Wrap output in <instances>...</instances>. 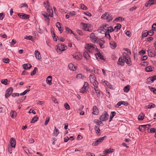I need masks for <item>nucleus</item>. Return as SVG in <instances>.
Returning <instances> with one entry per match:
<instances>
[{
    "label": "nucleus",
    "mask_w": 156,
    "mask_h": 156,
    "mask_svg": "<svg viewBox=\"0 0 156 156\" xmlns=\"http://www.w3.org/2000/svg\"><path fill=\"white\" fill-rule=\"evenodd\" d=\"M98 31L101 34H104L105 33L108 32H112L114 31V29L112 27L109 26L108 25L104 24L98 29Z\"/></svg>",
    "instance_id": "obj_1"
},
{
    "label": "nucleus",
    "mask_w": 156,
    "mask_h": 156,
    "mask_svg": "<svg viewBox=\"0 0 156 156\" xmlns=\"http://www.w3.org/2000/svg\"><path fill=\"white\" fill-rule=\"evenodd\" d=\"M101 18L104 19H106L108 22L111 21L113 19L112 15L109 12H106L104 14Z\"/></svg>",
    "instance_id": "obj_2"
},
{
    "label": "nucleus",
    "mask_w": 156,
    "mask_h": 156,
    "mask_svg": "<svg viewBox=\"0 0 156 156\" xmlns=\"http://www.w3.org/2000/svg\"><path fill=\"white\" fill-rule=\"evenodd\" d=\"M123 59L124 61L129 65L130 66L131 64V62L130 57L126 53L123 54Z\"/></svg>",
    "instance_id": "obj_3"
},
{
    "label": "nucleus",
    "mask_w": 156,
    "mask_h": 156,
    "mask_svg": "<svg viewBox=\"0 0 156 156\" xmlns=\"http://www.w3.org/2000/svg\"><path fill=\"white\" fill-rule=\"evenodd\" d=\"M66 49L67 47L66 46H65L62 44H59L58 45L56 51L58 53H60V52H62L65 50Z\"/></svg>",
    "instance_id": "obj_4"
},
{
    "label": "nucleus",
    "mask_w": 156,
    "mask_h": 156,
    "mask_svg": "<svg viewBox=\"0 0 156 156\" xmlns=\"http://www.w3.org/2000/svg\"><path fill=\"white\" fill-rule=\"evenodd\" d=\"M85 48L89 52L92 54V51L95 48V46L91 44H88L87 45Z\"/></svg>",
    "instance_id": "obj_5"
},
{
    "label": "nucleus",
    "mask_w": 156,
    "mask_h": 156,
    "mask_svg": "<svg viewBox=\"0 0 156 156\" xmlns=\"http://www.w3.org/2000/svg\"><path fill=\"white\" fill-rule=\"evenodd\" d=\"M109 115L107 112H105L100 117V119L102 121H105L108 118Z\"/></svg>",
    "instance_id": "obj_6"
},
{
    "label": "nucleus",
    "mask_w": 156,
    "mask_h": 156,
    "mask_svg": "<svg viewBox=\"0 0 156 156\" xmlns=\"http://www.w3.org/2000/svg\"><path fill=\"white\" fill-rule=\"evenodd\" d=\"M13 90V88L12 87H9L5 91V97L6 98L9 97L12 93Z\"/></svg>",
    "instance_id": "obj_7"
},
{
    "label": "nucleus",
    "mask_w": 156,
    "mask_h": 156,
    "mask_svg": "<svg viewBox=\"0 0 156 156\" xmlns=\"http://www.w3.org/2000/svg\"><path fill=\"white\" fill-rule=\"evenodd\" d=\"M105 137H106V136H104L101 138H99L96 141L94 142L92 144V145L93 146H96L98 145L104 139V138Z\"/></svg>",
    "instance_id": "obj_8"
},
{
    "label": "nucleus",
    "mask_w": 156,
    "mask_h": 156,
    "mask_svg": "<svg viewBox=\"0 0 156 156\" xmlns=\"http://www.w3.org/2000/svg\"><path fill=\"white\" fill-rule=\"evenodd\" d=\"M148 55L151 57H154L156 56V53L155 51L152 50L151 49L148 48L147 50Z\"/></svg>",
    "instance_id": "obj_9"
},
{
    "label": "nucleus",
    "mask_w": 156,
    "mask_h": 156,
    "mask_svg": "<svg viewBox=\"0 0 156 156\" xmlns=\"http://www.w3.org/2000/svg\"><path fill=\"white\" fill-rule=\"evenodd\" d=\"M96 78L94 76V75H90V79L91 82L92 81L94 82L93 85L94 86V88H96V89L97 88V84L95 83L97 82L96 80H95Z\"/></svg>",
    "instance_id": "obj_10"
},
{
    "label": "nucleus",
    "mask_w": 156,
    "mask_h": 156,
    "mask_svg": "<svg viewBox=\"0 0 156 156\" xmlns=\"http://www.w3.org/2000/svg\"><path fill=\"white\" fill-rule=\"evenodd\" d=\"M90 54L91 53L89 52L88 51H86L83 52V56L87 60H89L90 58Z\"/></svg>",
    "instance_id": "obj_11"
},
{
    "label": "nucleus",
    "mask_w": 156,
    "mask_h": 156,
    "mask_svg": "<svg viewBox=\"0 0 156 156\" xmlns=\"http://www.w3.org/2000/svg\"><path fill=\"white\" fill-rule=\"evenodd\" d=\"M91 41L92 42L95 43L97 40V37L95 36V34L93 33H92L90 35Z\"/></svg>",
    "instance_id": "obj_12"
},
{
    "label": "nucleus",
    "mask_w": 156,
    "mask_h": 156,
    "mask_svg": "<svg viewBox=\"0 0 156 156\" xmlns=\"http://www.w3.org/2000/svg\"><path fill=\"white\" fill-rule=\"evenodd\" d=\"M18 16L21 18L23 19H27L29 18V15L23 13H19Z\"/></svg>",
    "instance_id": "obj_13"
},
{
    "label": "nucleus",
    "mask_w": 156,
    "mask_h": 156,
    "mask_svg": "<svg viewBox=\"0 0 156 156\" xmlns=\"http://www.w3.org/2000/svg\"><path fill=\"white\" fill-rule=\"evenodd\" d=\"M88 84L87 83H85L83 87L81 88L80 92L82 93L85 92L86 90V89L88 87Z\"/></svg>",
    "instance_id": "obj_14"
},
{
    "label": "nucleus",
    "mask_w": 156,
    "mask_h": 156,
    "mask_svg": "<svg viewBox=\"0 0 156 156\" xmlns=\"http://www.w3.org/2000/svg\"><path fill=\"white\" fill-rule=\"evenodd\" d=\"M154 0H149L147 1L145 4V6L146 7L151 6L154 4Z\"/></svg>",
    "instance_id": "obj_15"
},
{
    "label": "nucleus",
    "mask_w": 156,
    "mask_h": 156,
    "mask_svg": "<svg viewBox=\"0 0 156 156\" xmlns=\"http://www.w3.org/2000/svg\"><path fill=\"white\" fill-rule=\"evenodd\" d=\"M97 59H101L104 60L103 56L100 52H98L95 54Z\"/></svg>",
    "instance_id": "obj_16"
},
{
    "label": "nucleus",
    "mask_w": 156,
    "mask_h": 156,
    "mask_svg": "<svg viewBox=\"0 0 156 156\" xmlns=\"http://www.w3.org/2000/svg\"><path fill=\"white\" fill-rule=\"evenodd\" d=\"M10 144L11 147L15 148L16 145L15 140L13 138H12L10 139Z\"/></svg>",
    "instance_id": "obj_17"
},
{
    "label": "nucleus",
    "mask_w": 156,
    "mask_h": 156,
    "mask_svg": "<svg viewBox=\"0 0 156 156\" xmlns=\"http://www.w3.org/2000/svg\"><path fill=\"white\" fill-rule=\"evenodd\" d=\"M35 55L36 58L39 60L41 59V56L39 52L37 50H36L35 52Z\"/></svg>",
    "instance_id": "obj_18"
},
{
    "label": "nucleus",
    "mask_w": 156,
    "mask_h": 156,
    "mask_svg": "<svg viewBox=\"0 0 156 156\" xmlns=\"http://www.w3.org/2000/svg\"><path fill=\"white\" fill-rule=\"evenodd\" d=\"M99 113L98 110L96 106H94L93 107V112L92 114L94 115H97Z\"/></svg>",
    "instance_id": "obj_19"
},
{
    "label": "nucleus",
    "mask_w": 156,
    "mask_h": 156,
    "mask_svg": "<svg viewBox=\"0 0 156 156\" xmlns=\"http://www.w3.org/2000/svg\"><path fill=\"white\" fill-rule=\"evenodd\" d=\"M97 43L100 45L101 48H104V44H105V42L101 40L98 41Z\"/></svg>",
    "instance_id": "obj_20"
},
{
    "label": "nucleus",
    "mask_w": 156,
    "mask_h": 156,
    "mask_svg": "<svg viewBox=\"0 0 156 156\" xmlns=\"http://www.w3.org/2000/svg\"><path fill=\"white\" fill-rule=\"evenodd\" d=\"M17 113L15 111H12L10 113V115L11 117L13 119L15 118L16 116Z\"/></svg>",
    "instance_id": "obj_21"
},
{
    "label": "nucleus",
    "mask_w": 156,
    "mask_h": 156,
    "mask_svg": "<svg viewBox=\"0 0 156 156\" xmlns=\"http://www.w3.org/2000/svg\"><path fill=\"white\" fill-rule=\"evenodd\" d=\"M23 68L25 69H30L31 67V66L30 64H24L23 65Z\"/></svg>",
    "instance_id": "obj_22"
},
{
    "label": "nucleus",
    "mask_w": 156,
    "mask_h": 156,
    "mask_svg": "<svg viewBox=\"0 0 156 156\" xmlns=\"http://www.w3.org/2000/svg\"><path fill=\"white\" fill-rule=\"evenodd\" d=\"M47 83L49 85H51L52 84V76H49L46 79Z\"/></svg>",
    "instance_id": "obj_23"
},
{
    "label": "nucleus",
    "mask_w": 156,
    "mask_h": 156,
    "mask_svg": "<svg viewBox=\"0 0 156 156\" xmlns=\"http://www.w3.org/2000/svg\"><path fill=\"white\" fill-rule=\"evenodd\" d=\"M44 6L47 9V10H48V9L51 8L50 6L48 1H46V2H44Z\"/></svg>",
    "instance_id": "obj_24"
},
{
    "label": "nucleus",
    "mask_w": 156,
    "mask_h": 156,
    "mask_svg": "<svg viewBox=\"0 0 156 156\" xmlns=\"http://www.w3.org/2000/svg\"><path fill=\"white\" fill-rule=\"evenodd\" d=\"M68 67L70 69L73 71H74L76 69V66H74L73 65L72 63L69 64L68 65Z\"/></svg>",
    "instance_id": "obj_25"
},
{
    "label": "nucleus",
    "mask_w": 156,
    "mask_h": 156,
    "mask_svg": "<svg viewBox=\"0 0 156 156\" xmlns=\"http://www.w3.org/2000/svg\"><path fill=\"white\" fill-rule=\"evenodd\" d=\"M73 58L77 60H80L82 58V56L81 55L79 54L73 56Z\"/></svg>",
    "instance_id": "obj_26"
},
{
    "label": "nucleus",
    "mask_w": 156,
    "mask_h": 156,
    "mask_svg": "<svg viewBox=\"0 0 156 156\" xmlns=\"http://www.w3.org/2000/svg\"><path fill=\"white\" fill-rule=\"evenodd\" d=\"M124 59H122L121 58H119V59L118 62V64L119 65L123 66L124 64Z\"/></svg>",
    "instance_id": "obj_27"
},
{
    "label": "nucleus",
    "mask_w": 156,
    "mask_h": 156,
    "mask_svg": "<svg viewBox=\"0 0 156 156\" xmlns=\"http://www.w3.org/2000/svg\"><path fill=\"white\" fill-rule=\"evenodd\" d=\"M59 133V130L57 129L56 127H55V129L53 131V134L55 136H57Z\"/></svg>",
    "instance_id": "obj_28"
},
{
    "label": "nucleus",
    "mask_w": 156,
    "mask_h": 156,
    "mask_svg": "<svg viewBox=\"0 0 156 156\" xmlns=\"http://www.w3.org/2000/svg\"><path fill=\"white\" fill-rule=\"evenodd\" d=\"M110 47L112 48H115L116 47V43L113 41H111L110 43Z\"/></svg>",
    "instance_id": "obj_29"
},
{
    "label": "nucleus",
    "mask_w": 156,
    "mask_h": 156,
    "mask_svg": "<svg viewBox=\"0 0 156 156\" xmlns=\"http://www.w3.org/2000/svg\"><path fill=\"white\" fill-rule=\"evenodd\" d=\"M47 12L49 14V16L51 17H52L53 16V11L52 9V8H51L50 9H48V10H47Z\"/></svg>",
    "instance_id": "obj_30"
},
{
    "label": "nucleus",
    "mask_w": 156,
    "mask_h": 156,
    "mask_svg": "<svg viewBox=\"0 0 156 156\" xmlns=\"http://www.w3.org/2000/svg\"><path fill=\"white\" fill-rule=\"evenodd\" d=\"M56 27L58 28V30L60 31L61 33H62L63 32V30L61 29V23L59 22H58L56 23Z\"/></svg>",
    "instance_id": "obj_31"
},
{
    "label": "nucleus",
    "mask_w": 156,
    "mask_h": 156,
    "mask_svg": "<svg viewBox=\"0 0 156 156\" xmlns=\"http://www.w3.org/2000/svg\"><path fill=\"white\" fill-rule=\"evenodd\" d=\"M82 24L83 25V29L86 31H89V29L88 28V25H89L88 24L82 23Z\"/></svg>",
    "instance_id": "obj_32"
},
{
    "label": "nucleus",
    "mask_w": 156,
    "mask_h": 156,
    "mask_svg": "<svg viewBox=\"0 0 156 156\" xmlns=\"http://www.w3.org/2000/svg\"><path fill=\"white\" fill-rule=\"evenodd\" d=\"M153 70L152 67L151 66H147L145 69V71L147 72H151Z\"/></svg>",
    "instance_id": "obj_33"
},
{
    "label": "nucleus",
    "mask_w": 156,
    "mask_h": 156,
    "mask_svg": "<svg viewBox=\"0 0 156 156\" xmlns=\"http://www.w3.org/2000/svg\"><path fill=\"white\" fill-rule=\"evenodd\" d=\"M116 113L115 112H111L109 119L110 122L111 121L112 118L115 116Z\"/></svg>",
    "instance_id": "obj_34"
},
{
    "label": "nucleus",
    "mask_w": 156,
    "mask_h": 156,
    "mask_svg": "<svg viewBox=\"0 0 156 156\" xmlns=\"http://www.w3.org/2000/svg\"><path fill=\"white\" fill-rule=\"evenodd\" d=\"M144 115L143 113H140L138 117V119L140 120H143L144 118Z\"/></svg>",
    "instance_id": "obj_35"
},
{
    "label": "nucleus",
    "mask_w": 156,
    "mask_h": 156,
    "mask_svg": "<svg viewBox=\"0 0 156 156\" xmlns=\"http://www.w3.org/2000/svg\"><path fill=\"white\" fill-rule=\"evenodd\" d=\"M37 71V67H35L33 71L30 73V75L31 76L34 75Z\"/></svg>",
    "instance_id": "obj_36"
},
{
    "label": "nucleus",
    "mask_w": 156,
    "mask_h": 156,
    "mask_svg": "<svg viewBox=\"0 0 156 156\" xmlns=\"http://www.w3.org/2000/svg\"><path fill=\"white\" fill-rule=\"evenodd\" d=\"M129 87L130 86L129 85H127L123 89L124 92H128L129 90Z\"/></svg>",
    "instance_id": "obj_37"
},
{
    "label": "nucleus",
    "mask_w": 156,
    "mask_h": 156,
    "mask_svg": "<svg viewBox=\"0 0 156 156\" xmlns=\"http://www.w3.org/2000/svg\"><path fill=\"white\" fill-rule=\"evenodd\" d=\"M103 82L104 84L106 85L107 87H108L109 88L111 89L112 88V86L107 81L105 80Z\"/></svg>",
    "instance_id": "obj_38"
},
{
    "label": "nucleus",
    "mask_w": 156,
    "mask_h": 156,
    "mask_svg": "<svg viewBox=\"0 0 156 156\" xmlns=\"http://www.w3.org/2000/svg\"><path fill=\"white\" fill-rule=\"evenodd\" d=\"M143 129H144V131H145V130L148 129L151 126L150 124H147L143 125Z\"/></svg>",
    "instance_id": "obj_39"
},
{
    "label": "nucleus",
    "mask_w": 156,
    "mask_h": 156,
    "mask_svg": "<svg viewBox=\"0 0 156 156\" xmlns=\"http://www.w3.org/2000/svg\"><path fill=\"white\" fill-rule=\"evenodd\" d=\"M121 27V25L120 24L117 23V26L115 27V30L116 29V31H117L118 30H119Z\"/></svg>",
    "instance_id": "obj_40"
},
{
    "label": "nucleus",
    "mask_w": 156,
    "mask_h": 156,
    "mask_svg": "<svg viewBox=\"0 0 156 156\" xmlns=\"http://www.w3.org/2000/svg\"><path fill=\"white\" fill-rule=\"evenodd\" d=\"M114 150L113 149H112V150L110 148L108 149H105V150L104 151V152L105 153L108 154V153L109 152H112L114 151Z\"/></svg>",
    "instance_id": "obj_41"
},
{
    "label": "nucleus",
    "mask_w": 156,
    "mask_h": 156,
    "mask_svg": "<svg viewBox=\"0 0 156 156\" xmlns=\"http://www.w3.org/2000/svg\"><path fill=\"white\" fill-rule=\"evenodd\" d=\"M38 119V117L35 116H34L32 119V121L30 122L31 123H34L37 122Z\"/></svg>",
    "instance_id": "obj_42"
},
{
    "label": "nucleus",
    "mask_w": 156,
    "mask_h": 156,
    "mask_svg": "<svg viewBox=\"0 0 156 156\" xmlns=\"http://www.w3.org/2000/svg\"><path fill=\"white\" fill-rule=\"evenodd\" d=\"M66 32L67 33H69L70 31H71V34H73V31L70 30L69 28L66 27Z\"/></svg>",
    "instance_id": "obj_43"
},
{
    "label": "nucleus",
    "mask_w": 156,
    "mask_h": 156,
    "mask_svg": "<svg viewBox=\"0 0 156 156\" xmlns=\"http://www.w3.org/2000/svg\"><path fill=\"white\" fill-rule=\"evenodd\" d=\"M155 105L153 103H150L149 105H148L147 106L148 108H154L155 107Z\"/></svg>",
    "instance_id": "obj_44"
},
{
    "label": "nucleus",
    "mask_w": 156,
    "mask_h": 156,
    "mask_svg": "<svg viewBox=\"0 0 156 156\" xmlns=\"http://www.w3.org/2000/svg\"><path fill=\"white\" fill-rule=\"evenodd\" d=\"M94 122L97 125H100L102 123L101 121H99L98 119H95L94 120Z\"/></svg>",
    "instance_id": "obj_45"
},
{
    "label": "nucleus",
    "mask_w": 156,
    "mask_h": 156,
    "mask_svg": "<svg viewBox=\"0 0 156 156\" xmlns=\"http://www.w3.org/2000/svg\"><path fill=\"white\" fill-rule=\"evenodd\" d=\"M1 82L2 84H4L5 85H6L8 84V80L7 79L2 80L1 81Z\"/></svg>",
    "instance_id": "obj_46"
},
{
    "label": "nucleus",
    "mask_w": 156,
    "mask_h": 156,
    "mask_svg": "<svg viewBox=\"0 0 156 156\" xmlns=\"http://www.w3.org/2000/svg\"><path fill=\"white\" fill-rule=\"evenodd\" d=\"M109 33L110 32H108L105 33L104 34H105V37H106L108 39H110L111 38V36L109 34Z\"/></svg>",
    "instance_id": "obj_47"
},
{
    "label": "nucleus",
    "mask_w": 156,
    "mask_h": 156,
    "mask_svg": "<svg viewBox=\"0 0 156 156\" xmlns=\"http://www.w3.org/2000/svg\"><path fill=\"white\" fill-rule=\"evenodd\" d=\"M94 129L95 130L96 133L97 134H98V133H100V130L99 127L98 128L97 126H95Z\"/></svg>",
    "instance_id": "obj_48"
},
{
    "label": "nucleus",
    "mask_w": 156,
    "mask_h": 156,
    "mask_svg": "<svg viewBox=\"0 0 156 156\" xmlns=\"http://www.w3.org/2000/svg\"><path fill=\"white\" fill-rule=\"evenodd\" d=\"M51 99L55 103H58V102L57 99L53 96H51Z\"/></svg>",
    "instance_id": "obj_49"
},
{
    "label": "nucleus",
    "mask_w": 156,
    "mask_h": 156,
    "mask_svg": "<svg viewBox=\"0 0 156 156\" xmlns=\"http://www.w3.org/2000/svg\"><path fill=\"white\" fill-rule=\"evenodd\" d=\"M149 88L151 91L153 92L154 93L156 94V89H155L154 88L150 86L149 87Z\"/></svg>",
    "instance_id": "obj_50"
},
{
    "label": "nucleus",
    "mask_w": 156,
    "mask_h": 156,
    "mask_svg": "<svg viewBox=\"0 0 156 156\" xmlns=\"http://www.w3.org/2000/svg\"><path fill=\"white\" fill-rule=\"evenodd\" d=\"M64 106L65 108L69 110L70 109V106L67 103H66L65 104Z\"/></svg>",
    "instance_id": "obj_51"
},
{
    "label": "nucleus",
    "mask_w": 156,
    "mask_h": 156,
    "mask_svg": "<svg viewBox=\"0 0 156 156\" xmlns=\"http://www.w3.org/2000/svg\"><path fill=\"white\" fill-rule=\"evenodd\" d=\"M81 8L84 10H86L87 9V7L83 4L81 5Z\"/></svg>",
    "instance_id": "obj_52"
},
{
    "label": "nucleus",
    "mask_w": 156,
    "mask_h": 156,
    "mask_svg": "<svg viewBox=\"0 0 156 156\" xmlns=\"http://www.w3.org/2000/svg\"><path fill=\"white\" fill-rule=\"evenodd\" d=\"M147 33L148 34H149L150 36H152L154 34L153 30H151L147 32Z\"/></svg>",
    "instance_id": "obj_53"
},
{
    "label": "nucleus",
    "mask_w": 156,
    "mask_h": 156,
    "mask_svg": "<svg viewBox=\"0 0 156 156\" xmlns=\"http://www.w3.org/2000/svg\"><path fill=\"white\" fill-rule=\"evenodd\" d=\"M49 120L50 118L49 117H48L46 118V121L44 123V125L45 126H46L48 124Z\"/></svg>",
    "instance_id": "obj_54"
},
{
    "label": "nucleus",
    "mask_w": 156,
    "mask_h": 156,
    "mask_svg": "<svg viewBox=\"0 0 156 156\" xmlns=\"http://www.w3.org/2000/svg\"><path fill=\"white\" fill-rule=\"evenodd\" d=\"M124 20V18L121 17H118L116 19H115L114 21H116L118 20Z\"/></svg>",
    "instance_id": "obj_55"
},
{
    "label": "nucleus",
    "mask_w": 156,
    "mask_h": 156,
    "mask_svg": "<svg viewBox=\"0 0 156 156\" xmlns=\"http://www.w3.org/2000/svg\"><path fill=\"white\" fill-rule=\"evenodd\" d=\"M152 30L153 31H156V24L154 23L152 26Z\"/></svg>",
    "instance_id": "obj_56"
},
{
    "label": "nucleus",
    "mask_w": 156,
    "mask_h": 156,
    "mask_svg": "<svg viewBox=\"0 0 156 156\" xmlns=\"http://www.w3.org/2000/svg\"><path fill=\"white\" fill-rule=\"evenodd\" d=\"M122 104H123V102H122V101H119L116 105L115 107H117V108H118L119 106H120L121 105H122Z\"/></svg>",
    "instance_id": "obj_57"
},
{
    "label": "nucleus",
    "mask_w": 156,
    "mask_h": 156,
    "mask_svg": "<svg viewBox=\"0 0 156 156\" xmlns=\"http://www.w3.org/2000/svg\"><path fill=\"white\" fill-rule=\"evenodd\" d=\"M32 37L31 36H26L25 37L24 39H28L29 40H32Z\"/></svg>",
    "instance_id": "obj_58"
},
{
    "label": "nucleus",
    "mask_w": 156,
    "mask_h": 156,
    "mask_svg": "<svg viewBox=\"0 0 156 156\" xmlns=\"http://www.w3.org/2000/svg\"><path fill=\"white\" fill-rule=\"evenodd\" d=\"M147 83H151V82H152L151 78V77H149L147 79Z\"/></svg>",
    "instance_id": "obj_59"
},
{
    "label": "nucleus",
    "mask_w": 156,
    "mask_h": 156,
    "mask_svg": "<svg viewBox=\"0 0 156 156\" xmlns=\"http://www.w3.org/2000/svg\"><path fill=\"white\" fill-rule=\"evenodd\" d=\"M150 132L151 133H155L156 132V129L155 128H152L150 129Z\"/></svg>",
    "instance_id": "obj_60"
},
{
    "label": "nucleus",
    "mask_w": 156,
    "mask_h": 156,
    "mask_svg": "<svg viewBox=\"0 0 156 156\" xmlns=\"http://www.w3.org/2000/svg\"><path fill=\"white\" fill-rule=\"evenodd\" d=\"M69 14L72 16H74L76 15V13L75 11H73L70 12L69 13Z\"/></svg>",
    "instance_id": "obj_61"
},
{
    "label": "nucleus",
    "mask_w": 156,
    "mask_h": 156,
    "mask_svg": "<svg viewBox=\"0 0 156 156\" xmlns=\"http://www.w3.org/2000/svg\"><path fill=\"white\" fill-rule=\"evenodd\" d=\"M11 147H9L8 148V151L9 153L10 154H11L12 152V148Z\"/></svg>",
    "instance_id": "obj_62"
},
{
    "label": "nucleus",
    "mask_w": 156,
    "mask_h": 156,
    "mask_svg": "<svg viewBox=\"0 0 156 156\" xmlns=\"http://www.w3.org/2000/svg\"><path fill=\"white\" fill-rule=\"evenodd\" d=\"M9 59L8 58H4L3 59V61L5 63H7L9 61Z\"/></svg>",
    "instance_id": "obj_63"
},
{
    "label": "nucleus",
    "mask_w": 156,
    "mask_h": 156,
    "mask_svg": "<svg viewBox=\"0 0 156 156\" xmlns=\"http://www.w3.org/2000/svg\"><path fill=\"white\" fill-rule=\"evenodd\" d=\"M42 14L45 18L47 17L48 16V14L45 12H42Z\"/></svg>",
    "instance_id": "obj_64"
}]
</instances>
